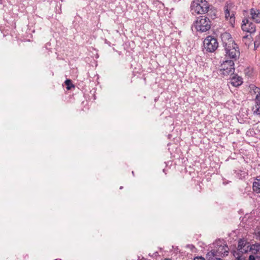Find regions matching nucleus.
I'll use <instances>...</instances> for the list:
<instances>
[{
  "label": "nucleus",
  "instance_id": "f257e3e1",
  "mask_svg": "<svg viewBox=\"0 0 260 260\" xmlns=\"http://www.w3.org/2000/svg\"><path fill=\"white\" fill-rule=\"evenodd\" d=\"M190 9L197 14H205L212 19L217 18V9L206 0H193L191 3Z\"/></svg>",
  "mask_w": 260,
  "mask_h": 260
},
{
  "label": "nucleus",
  "instance_id": "f03ea898",
  "mask_svg": "<svg viewBox=\"0 0 260 260\" xmlns=\"http://www.w3.org/2000/svg\"><path fill=\"white\" fill-rule=\"evenodd\" d=\"M212 19L207 15L200 16L193 23V26L197 31L205 32L210 30L212 25Z\"/></svg>",
  "mask_w": 260,
  "mask_h": 260
},
{
  "label": "nucleus",
  "instance_id": "7ed1b4c3",
  "mask_svg": "<svg viewBox=\"0 0 260 260\" xmlns=\"http://www.w3.org/2000/svg\"><path fill=\"white\" fill-rule=\"evenodd\" d=\"M223 240H219L213 243L214 247L216 248L214 249L213 250L215 252L217 257H224L229 254V248L226 243Z\"/></svg>",
  "mask_w": 260,
  "mask_h": 260
},
{
  "label": "nucleus",
  "instance_id": "20e7f679",
  "mask_svg": "<svg viewBox=\"0 0 260 260\" xmlns=\"http://www.w3.org/2000/svg\"><path fill=\"white\" fill-rule=\"evenodd\" d=\"M220 74L223 76L232 75L235 72V63L234 60L232 59H227L222 61L220 66Z\"/></svg>",
  "mask_w": 260,
  "mask_h": 260
},
{
  "label": "nucleus",
  "instance_id": "39448f33",
  "mask_svg": "<svg viewBox=\"0 0 260 260\" xmlns=\"http://www.w3.org/2000/svg\"><path fill=\"white\" fill-rule=\"evenodd\" d=\"M225 51V56L227 58L232 59L233 60H237L240 56V51L238 45L236 43L234 45H229L224 47Z\"/></svg>",
  "mask_w": 260,
  "mask_h": 260
},
{
  "label": "nucleus",
  "instance_id": "423d86ee",
  "mask_svg": "<svg viewBox=\"0 0 260 260\" xmlns=\"http://www.w3.org/2000/svg\"><path fill=\"white\" fill-rule=\"evenodd\" d=\"M204 46L207 52H213L218 47V43L216 38L211 36H209L205 39Z\"/></svg>",
  "mask_w": 260,
  "mask_h": 260
},
{
  "label": "nucleus",
  "instance_id": "0eeeda50",
  "mask_svg": "<svg viewBox=\"0 0 260 260\" xmlns=\"http://www.w3.org/2000/svg\"><path fill=\"white\" fill-rule=\"evenodd\" d=\"M241 28L243 31L250 34L254 33L256 31L255 25L247 18H245L242 20Z\"/></svg>",
  "mask_w": 260,
  "mask_h": 260
},
{
  "label": "nucleus",
  "instance_id": "6e6552de",
  "mask_svg": "<svg viewBox=\"0 0 260 260\" xmlns=\"http://www.w3.org/2000/svg\"><path fill=\"white\" fill-rule=\"evenodd\" d=\"M249 242L244 239H240L238 240L237 250L238 252L242 253V254L247 253L249 251L250 247Z\"/></svg>",
  "mask_w": 260,
  "mask_h": 260
},
{
  "label": "nucleus",
  "instance_id": "1a4fd4ad",
  "mask_svg": "<svg viewBox=\"0 0 260 260\" xmlns=\"http://www.w3.org/2000/svg\"><path fill=\"white\" fill-rule=\"evenodd\" d=\"M221 39L223 47L236 44L231 35L228 32H224L221 35Z\"/></svg>",
  "mask_w": 260,
  "mask_h": 260
},
{
  "label": "nucleus",
  "instance_id": "9d476101",
  "mask_svg": "<svg viewBox=\"0 0 260 260\" xmlns=\"http://www.w3.org/2000/svg\"><path fill=\"white\" fill-rule=\"evenodd\" d=\"M249 251H251L253 254L256 255L257 259L260 260V244L256 243L250 245Z\"/></svg>",
  "mask_w": 260,
  "mask_h": 260
},
{
  "label": "nucleus",
  "instance_id": "9b49d317",
  "mask_svg": "<svg viewBox=\"0 0 260 260\" xmlns=\"http://www.w3.org/2000/svg\"><path fill=\"white\" fill-rule=\"evenodd\" d=\"M251 18L256 23H260V11L258 9L251 8L250 10Z\"/></svg>",
  "mask_w": 260,
  "mask_h": 260
},
{
  "label": "nucleus",
  "instance_id": "f8f14e48",
  "mask_svg": "<svg viewBox=\"0 0 260 260\" xmlns=\"http://www.w3.org/2000/svg\"><path fill=\"white\" fill-rule=\"evenodd\" d=\"M233 76L231 78V84L235 87H238L241 85L242 83V78L238 76L237 74H233Z\"/></svg>",
  "mask_w": 260,
  "mask_h": 260
},
{
  "label": "nucleus",
  "instance_id": "ddd939ff",
  "mask_svg": "<svg viewBox=\"0 0 260 260\" xmlns=\"http://www.w3.org/2000/svg\"><path fill=\"white\" fill-rule=\"evenodd\" d=\"M253 190L256 193H260V179L256 178L253 183Z\"/></svg>",
  "mask_w": 260,
  "mask_h": 260
},
{
  "label": "nucleus",
  "instance_id": "4468645a",
  "mask_svg": "<svg viewBox=\"0 0 260 260\" xmlns=\"http://www.w3.org/2000/svg\"><path fill=\"white\" fill-rule=\"evenodd\" d=\"M225 17L226 18H228V17H230V20L231 23H235V17L234 16V14L232 13V14L230 15V10L228 9V8L225 10Z\"/></svg>",
  "mask_w": 260,
  "mask_h": 260
},
{
  "label": "nucleus",
  "instance_id": "2eb2a0df",
  "mask_svg": "<svg viewBox=\"0 0 260 260\" xmlns=\"http://www.w3.org/2000/svg\"><path fill=\"white\" fill-rule=\"evenodd\" d=\"M253 91L255 93H256L255 96L256 103L257 106H260V88L255 87L253 89Z\"/></svg>",
  "mask_w": 260,
  "mask_h": 260
},
{
  "label": "nucleus",
  "instance_id": "dca6fc26",
  "mask_svg": "<svg viewBox=\"0 0 260 260\" xmlns=\"http://www.w3.org/2000/svg\"><path fill=\"white\" fill-rule=\"evenodd\" d=\"M215 251L213 249H212L211 251H209L207 254L206 257L207 260H213L217 257L216 254L215 253Z\"/></svg>",
  "mask_w": 260,
  "mask_h": 260
},
{
  "label": "nucleus",
  "instance_id": "f3484780",
  "mask_svg": "<svg viewBox=\"0 0 260 260\" xmlns=\"http://www.w3.org/2000/svg\"><path fill=\"white\" fill-rule=\"evenodd\" d=\"M64 83L66 85V88L68 90H71L72 88H75V85L72 83V81L70 79H67Z\"/></svg>",
  "mask_w": 260,
  "mask_h": 260
},
{
  "label": "nucleus",
  "instance_id": "a211bd4d",
  "mask_svg": "<svg viewBox=\"0 0 260 260\" xmlns=\"http://www.w3.org/2000/svg\"><path fill=\"white\" fill-rule=\"evenodd\" d=\"M233 252L234 256L237 255L236 258V260H246L245 258L242 256L243 254L242 253L237 252L235 250Z\"/></svg>",
  "mask_w": 260,
  "mask_h": 260
},
{
  "label": "nucleus",
  "instance_id": "6ab92c4d",
  "mask_svg": "<svg viewBox=\"0 0 260 260\" xmlns=\"http://www.w3.org/2000/svg\"><path fill=\"white\" fill-rule=\"evenodd\" d=\"M254 49H256L260 46L259 41H257V40H255L254 42Z\"/></svg>",
  "mask_w": 260,
  "mask_h": 260
},
{
  "label": "nucleus",
  "instance_id": "aec40b11",
  "mask_svg": "<svg viewBox=\"0 0 260 260\" xmlns=\"http://www.w3.org/2000/svg\"><path fill=\"white\" fill-rule=\"evenodd\" d=\"M193 260H206L205 258L202 256H196L193 258Z\"/></svg>",
  "mask_w": 260,
  "mask_h": 260
},
{
  "label": "nucleus",
  "instance_id": "412c9836",
  "mask_svg": "<svg viewBox=\"0 0 260 260\" xmlns=\"http://www.w3.org/2000/svg\"><path fill=\"white\" fill-rule=\"evenodd\" d=\"M256 258V256H254L253 255L251 254L249 256L248 260H255Z\"/></svg>",
  "mask_w": 260,
  "mask_h": 260
},
{
  "label": "nucleus",
  "instance_id": "4be33fe9",
  "mask_svg": "<svg viewBox=\"0 0 260 260\" xmlns=\"http://www.w3.org/2000/svg\"><path fill=\"white\" fill-rule=\"evenodd\" d=\"M259 109H260V106H259L256 109V110L254 111V112L257 113V114H260Z\"/></svg>",
  "mask_w": 260,
  "mask_h": 260
},
{
  "label": "nucleus",
  "instance_id": "5701e85b",
  "mask_svg": "<svg viewBox=\"0 0 260 260\" xmlns=\"http://www.w3.org/2000/svg\"><path fill=\"white\" fill-rule=\"evenodd\" d=\"M187 247H189L191 250H192L193 248H195V247L192 244H188L187 245Z\"/></svg>",
  "mask_w": 260,
  "mask_h": 260
},
{
  "label": "nucleus",
  "instance_id": "b1692460",
  "mask_svg": "<svg viewBox=\"0 0 260 260\" xmlns=\"http://www.w3.org/2000/svg\"><path fill=\"white\" fill-rule=\"evenodd\" d=\"M255 40H257V41H259L260 43V31L259 32V34L255 37Z\"/></svg>",
  "mask_w": 260,
  "mask_h": 260
},
{
  "label": "nucleus",
  "instance_id": "393cba45",
  "mask_svg": "<svg viewBox=\"0 0 260 260\" xmlns=\"http://www.w3.org/2000/svg\"><path fill=\"white\" fill-rule=\"evenodd\" d=\"M105 43L108 44L110 46L111 45V43L109 41H108L107 39L105 40Z\"/></svg>",
  "mask_w": 260,
  "mask_h": 260
},
{
  "label": "nucleus",
  "instance_id": "a878e982",
  "mask_svg": "<svg viewBox=\"0 0 260 260\" xmlns=\"http://www.w3.org/2000/svg\"><path fill=\"white\" fill-rule=\"evenodd\" d=\"M257 237L260 240V232L257 233Z\"/></svg>",
  "mask_w": 260,
  "mask_h": 260
},
{
  "label": "nucleus",
  "instance_id": "bb28decb",
  "mask_svg": "<svg viewBox=\"0 0 260 260\" xmlns=\"http://www.w3.org/2000/svg\"><path fill=\"white\" fill-rule=\"evenodd\" d=\"M248 37V35H246V36H244V37H243V39H246V38H247Z\"/></svg>",
  "mask_w": 260,
  "mask_h": 260
},
{
  "label": "nucleus",
  "instance_id": "cd10ccee",
  "mask_svg": "<svg viewBox=\"0 0 260 260\" xmlns=\"http://www.w3.org/2000/svg\"><path fill=\"white\" fill-rule=\"evenodd\" d=\"M158 252H155L154 253V255H155V256H157V255H158Z\"/></svg>",
  "mask_w": 260,
  "mask_h": 260
},
{
  "label": "nucleus",
  "instance_id": "c85d7f7f",
  "mask_svg": "<svg viewBox=\"0 0 260 260\" xmlns=\"http://www.w3.org/2000/svg\"><path fill=\"white\" fill-rule=\"evenodd\" d=\"M132 173L133 176H135V173H134V172L132 171Z\"/></svg>",
  "mask_w": 260,
  "mask_h": 260
},
{
  "label": "nucleus",
  "instance_id": "c756f323",
  "mask_svg": "<svg viewBox=\"0 0 260 260\" xmlns=\"http://www.w3.org/2000/svg\"><path fill=\"white\" fill-rule=\"evenodd\" d=\"M122 188H123V186H120L119 188L120 189H122Z\"/></svg>",
  "mask_w": 260,
  "mask_h": 260
},
{
  "label": "nucleus",
  "instance_id": "7c9ffc66",
  "mask_svg": "<svg viewBox=\"0 0 260 260\" xmlns=\"http://www.w3.org/2000/svg\"><path fill=\"white\" fill-rule=\"evenodd\" d=\"M1 1H2V0H0V4H2Z\"/></svg>",
  "mask_w": 260,
  "mask_h": 260
}]
</instances>
